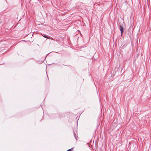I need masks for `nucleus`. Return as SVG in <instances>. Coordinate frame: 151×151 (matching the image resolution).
I'll return each instance as SVG.
<instances>
[{
    "label": "nucleus",
    "instance_id": "obj_2",
    "mask_svg": "<svg viewBox=\"0 0 151 151\" xmlns=\"http://www.w3.org/2000/svg\"><path fill=\"white\" fill-rule=\"evenodd\" d=\"M43 37H44L45 38H46L47 39H50V38L47 36L46 35H44L43 36Z\"/></svg>",
    "mask_w": 151,
    "mask_h": 151
},
{
    "label": "nucleus",
    "instance_id": "obj_1",
    "mask_svg": "<svg viewBox=\"0 0 151 151\" xmlns=\"http://www.w3.org/2000/svg\"><path fill=\"white\" fill-rule=\"evenodd\" d=\"M120 28L121 32V35H122L123 32V27L122 26V25H120Z\"/></svg>",
    "mask_w": 151,
    "mask_h": 151
},
{
    "label": "nucleus",
    "instance_id": "obj_3",
    "mask_svg": "<svg viewBox=\"0 0 151 151\" xmlns=\"http://www.w3.org/2000/svg\"><path fill=\"white\" fill-rule=\"evenodd\" d=\"M72 149H73V148H71L70 149H69L68 150H67V151H72Z\"/></svg>",
    "mask_w": 151,
    "mask_h": 151
}]
</instances>
